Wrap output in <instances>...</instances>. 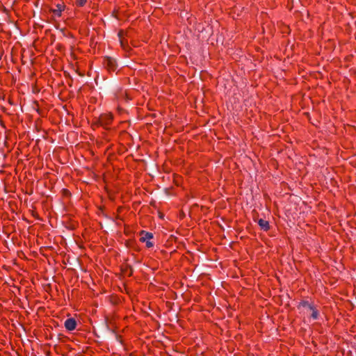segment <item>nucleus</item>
<instances>
[{"label": "nucleus", "mask_w": 356, "mask_h": 356, "mask_svg": "<svg viewBox=\"0 0 356 356\" xmlns=\"http://www.w3.org/2000/svg\"><path fill=\"white\" fill-rule=\"evenodd\" d=\"M300 305L307 309V312L311 314V316L313 319L316 320L318 318L319 312L314 305L304 301L301 302Z\"/></svg>", "instance_id": "nucleus-1"}, {"label": "nucleus", "mask_w": 356, "mask_h": 356, "mask_svg": "<svg viewBox=\"0 0 356 356\" xmlns=\"http://www.w3.org/2000/svg\"><path fill=\"white\" fill-rule=\"evenodd\" d=\"M76 322L74 318H70L65 321V327L69 330L72 331L76 329Z\"/></svg>", "instance_id": "nucleus-4"}, {"label": "nucleus", "mask_w": 356, "mask_h": 356, "mask_svg": "<svg viewBox=\"0 0 356 356\" xmlns=\"http://www.w3.org/2000/svg\"><path fill=\"white\" fill-rule=\"evenodd\" d=\"M65 7V6L64 4L58 3L56 6V8L52 10V13H53L55 17H60L61 13H62L63 10H64Z\"/></svg>", "instance_id": "nucleus-5"}, {"label": "nucleus", "mask_w": 356, "mask_h": 356, "mask_svg": "<svg viewBox=\"0 0 356 356\" xmlns=\"http://www.w3.org/2000/svg\"><path fill=\"white\" fill-rule=\"evenodd\" d=\"M258 224L261 227V228L262 229H264V231H267L270 228L269 222L267 220H266L259 219L258 220Z\"/></svg>", "instance_id": "nucleus-6"}, {"label": "nucleus", "mask_w": 356, "mask_h": 356, "mask_svg": "<svg viewBox=\"0 0 356 356\" xmlns=\"http://www.w3.org/2000/svg\"><path fill=\"white\" fill-rule=\"evenodd\" d=\"M87 0H76V5L78 6L82 7L86 3Z\"/></svg>", "instance_id": "nucleus-8"}, {"label": "nucleus", "mask_w": 356, "mask_h": 356, "mask_svg": "<svg viewBox=\"0 0 356 356\" xmlns=\"http://www.w3.org/2000/svg\"><path fill=\"white\" fill-rule=\"evenodd\" d=\"M112 120L113 116L111 113H105L99 116V123L104 127L109 125Z\"/></svg>", "instance_id": "nucleus-3"}, {"label": "nucleus", "mask_w": 356, "mask_h": 356, "mask_svg": "<svg viewBox=\"0 0 356 356\" xmlns=\"http://www.w3.org/2000/svg\"><path fill=\"white\" fill-rule=\"evenodd\" d=\"M140 241L145 243L147 248H149L154 246V243L150 241V240L153 238V234L152 233L142 231L140 232Z\"/></svg>", "instance_id": "nucleus-2"}, {"label": "nucleus", "mask_w": 356, "mask_h": 356, "mask_svg": "<svg viewBox=\"0 0 356 356\" xmlns=\"http://www.w3.org/2000/svg\"><path fill=\"white\" fill-rule=\"evenodd\" d=\"M106 64L108 66V69L111 70H114L115 67V62L113 59L108 58L106 59Z\"/></svg>", "instance_id": "nucleus-7"}]
</instances>
